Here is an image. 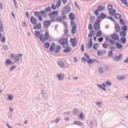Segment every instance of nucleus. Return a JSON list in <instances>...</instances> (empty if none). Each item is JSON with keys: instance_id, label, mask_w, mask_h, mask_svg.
<instances>
[{"instance_id": "393cba45", "label": "nucleus", "mask_w": 128, "mask_h": 128, "mask_svg": "<svg viewBox=\"0 0 128 128\" xmlns=\"http://www.w3.org/2000/svg\"><path fill=\"white\" fill-rule=\"evenodd\" d=\"M57 76L60 80H64V74H57Z\"/></svg>"}, {"instance_id": "052dcab7", "label": "nucleus", "mask_w": 128, "mask_h": 128, "mask_svg": "<svg viewBox=\"0 0 128 128\" xmlns=\"http://www.w3.org/2000/svg\"><path fill=\"white\" fill-rule=\"evenodd\" d=\"M94 13L96 16H98V10H95Z\"/></svg>"}, {"instance_id": "69168bd1", "label": "nucleus", "mask_w": 128, "mask_h": 128, "mask_svg": "<svg viewBox=\"0 0 128 128\" xmlns=\"http://www.w3.org/2000/svg\"><path fill=\"white\" fill-rule=\"evenodd\" d=\"M34 15L36 16H38L40 15V12H35Z\"/></svg>"}, {"instance_id": "f257e3e1", "label": "nucleus", "mask_w": 128, "mask_h": 128, "mask_svg": "<svg viewBox=\"0 0 128 128\" xmlns=\"http://www.w3.org/2000/svg\"><path fill=\"white\" fill-rule=\"evenodd\" d=\"M50 38V32H46L44 34H41L39 36V40L42 44H44L45 42H46Z\"/></svg>"}, {"instance_id": "a878e982", "label": "nucleus", "mask_w": 128, "mask_h": 128, "mask_svg": "<svg viewBox=\"0 0 128 128\" xmlns=\"http://www.w3.org/2000/svg\"><path fill=\"white\" fill-rule=\"evenodd\" d=\"M116 48L119 49L122 48V44H120L119 42H118L116 43Z\"/></svg>"}, {"instance_id": "4d7b16f0", "label": "nucleus", "mask_w": 128, "mask_h": 128, "mask_svg": "<svg viewBox=\"0 0 128 128\" xmlns=\"http://www.w3.org/2000/svg\"><path fill=\"white\" fill-rule=\"evenodd\" d=\"M120 24H122V25L124 24V20H122V19H120Z\"/></svg>"}, {"instance_id": "473e14b6", "label": "nucleus", "mask_w": 128, "mask_h": 128, "mask_svg": "<svg viewBox=\"0 0 128 128\" xmlns=\"http://www.w3.org/2000/svg\"><path fill=\"white\" fill-rule=\"evenodd\" d=\"M98 86H100L101 88H102L103 90H106V88H106V84H102V86H100V85H98Z\"/></svg>"}, {"instance_id": "c85d7f7f", "label": "nucleus", "mask_w": 128, "mask_h": 128, "mask_svg": "<svg viewBox=\"0 0 128 128\" xmlns=\"http://www.w3.org/2000/svg\"><path fill=\"white\" fill-rule=\"evenodd\" d=\"M50 43H48V42H46L44 44V46L46 48H50Z\"/></svg>"}, {"instance_id": "0e129e2a", "label": "nucleus", "mask_w": 128, "mask_h": 128, "mask_svg": "<svg viewBox=\"0 0 128 128\" xmlns=\"http://www.w3.org/2000/svg\"><path fill=\"white\" fill-rule=\"evenodd\" d=\"M64 34H68V30L67 29H65L64 30Z\"/></svg>"}, {"instance_id": "cd10ccee", "label": "nucleus", "mask_w": 128, "mask_h": 128, "mask_svg": "<svg viewBox=\"0 0 128 128\" xmlns=\"http://www.w3.org/2000/svg\"><path fill=\"white\" fill-rule=\"evenodd\" d=\"M58 64L60 68H64V64L62 62H59Z\"/></svg>"}, {"instance_id": "ddd939ff", "label": "nucleus", "mask_w": 128, "mask_h": 128, "mask_svg": "<svg viewBox=\"0 0 128 128\" xmlns=\"http://www.w3.org/2000/svg\"><path fill=\"white\" fill-rule=\"evenodd\" d=\"M69 18L72 22H74L76 20V16L73 13H70L69 14Z\"/></svg>"}, {"instance_id": "4c0bfd02", "label": "nucleus", "mask_w": 128, "mask_h": 128, "mask_svg": "<svg viewBox=\"0 0 128 128\" xmlns=\"http://www.w3.org/2000/svg\"><path fill=\"white\" fill-rule=\"evenodd\" d=\"M102 32L100 31H98L96 34V36H102Z\"/></svg>"}, {"instance_id": "5701e85b", "label": "nucleus", "mask_w": 128, "mask_h": 128, "mask_svg": "<svg viewBox=\"0 0 128 128\" xmlns=\"http://www.w3.org/2000/svg\"><path fill=\"white\" fill-rule=\"evenodd\" d=\"M122 55L120 54L118 56H114V60H122Z\"/></svg>"}, {"instance_id": "8fccbe9b", "label": "nucleus", "mask_w": 128, "mask_h": 128, "mask_svg": "<svg viewBox=\"0 0 128 128\" xmlns=\"http://www.w3.org/2000/svg\"><path fill=\"white\" fill-rule=\"evenodd\" d=\"M108 8L109 10H112V6L108 5Z\"/></svg>"}, {"instance_id": "bf43d9fd", "label": "nucleus", "mask_w": 128, "mask_h": 128, "mask_svg": "<svg viewBox=\"0 0 128 128\" xmlns=\"http://www.w3.org/2000/svg\"><path fill=\"white\" fill-rule=\"evenodd\" d=\"M84 56L85 58H88V60L90 59V56H88V54L84 53Z\"/></svg>"}, {"instance_id": "b1692460", "label": "nucleus", "mask_w": 128, "mask_h": 128, "mask_svg": "<svg viewBox=\"0 0 128 128\" xmlns=\"http://www.w3.org/2000/svg\"><path fill=\"white\" fill-rule=\"evenodd\" d=\"M94 62H96V60H92L89 58L87 60V62L88 64H94Z\"/></svg>"}, {"instance_id": "4be33fe9", "label": "nucleus", "mask_w": 128, "mask_h": 128, "mask_svg": "<svg viewBox=\"0 0 128 128\" xmlns=\"http://www.w3.org/2000/svg\"><path fill=\"white\" fill-rule=\"evenodd\" d=\"M0 32H4V27H2V24L1 22H0ZM2 33L0 32V38H2Z\"/></svg>"}, {"instance_id": "6e6d98bb", "label": "nucleus", "mask_w": 128, "mask_h": 128, "mask_svg": "<svg viewBox=\"0 0 128 128\" xmlns=\"http://www.w3.org/2000/svg\"><path fill=\"white\" fill-rule=\"evenodd\" d=\"M98 42H103V40H104V38L102 37L98 38Z\"/></svg>"}, {"instance_id": "bb28decb", "label": "nucleus", "mask_w": 128, "mask_h": 128, "mask_svg": "<svg viewBox=\"0 0 128 128\" xmlns=\"http://www.w3.org/2000/svg\"><path fill=\"white\" fill-rule=\"evenodd\" d=\"M6 66H8V64H12V61L10 59H7L6 60V63H5Z\"/></svg>"}, {"instance_id": "c756f323", "label": "nucleus", "mask_w": 128, "mask_h": 128, "mask_svg": "<svg viewBox=\"0 0 128 128\" xmlns=\"http://www.w3.org/2000/svg\"><path fill=\"white\" fill-rule=\"evenodd\" d=\"M121 40L122 42V44H126V38H121Z\"/></svg>"}, {"instance_id": "2f4dec72", "label": "nucleus", "mask_w": 128, "mask_h": 128, "mask_svg": "<svg viewBox=\"0 0 128 128\" xmlns=\"http://www.w3.org/2000/svg\"><path fill=\"white\" fill-rule=\"evenodd\" d=\"M45 11L46 12H50L52 11V8H50V6H48L45 9Z\"/></svg>"}, {"instance_id": "603ef678", "label": "nucleus", "mask_w": 128, "mask_h": 128, "mask_svg": "<svg viewBox=\"0 0 128 128\" xmlns=\"http://www.w3.org/2000/svg\"><path fill=\"white\" fill-rule=\"evenodd\" d=\"M110 43L111 44H116V41L113 40H110Z\"/></svg>"}, {"instance_id": "a211bd4d", "label": "nucleus", "mask_w": 128, "mask_h": 128, "mask_svg": "<svg viewBox=\"0 0 128 128\" xmlns=\"http://www.w3.org/2000/svg\"><path fill=\"white\" fill-rule=\"evenodd\" d=\"M114 28L116 32H120V26L118 24H116Z\"/></svg>"}, {"instance_id": "9b49d317", "label": "nucleus", "mask_w": 128, "mask_h": 128, "mask_svg": "<svg viewBox=\"0 0 128 128\" xmlns=\"http://www.w3.org/2000/svg\"><path fill=\"white\" fill-rule=\"evenodd\" d=\"M34 30H40L42 28V24L40 23H38V24L34 26H33Z\"/></svg>"}, {"instance_id": "09e8293b", "label": "nucleus", "mask_w": 128, "mask_h": 128, "mask_svg": "<svg viewBox=\"0 0 128 128\" xmlns=\"http://www.w3.org/2000/svg\"><path fill=\"white\" fill-rule=\"evenodd\" d=\"M81 50L82 52H84V44H82L81 46Z\"/></svg>"}, {"instance_id": "ea45409f", "label": "nucleus", "mask_w": 128, "mask_h": 128, "mask_svg": "<svg viewBox=\"0 0 128 128\" xmlns=\"http://www.w3.org/2000/svg\"><path fill=\"white\" fill-rule=\"evenodd\" d=\"M51 8H52V10H56V5L54 4H52L51 6Z\"/></svg>"}, {"instance_id": "774afa93", "label": "nucleus", "mask_w": 128, "mask_h": 128, "mask_svg": "<svg viewBox=\"0 0 128 128\" xmlns=\"http://www.w3.org/2000/svg\"><path fill=\"white\" fill-rule=\"evenodd\" d=\"M80 116L81 118H84V114L82 113L80 114Z\"/></svg>"}, {"instance_id": "4468645a", "label": "nucleus", "mask_w": 128, "mask_h": 128, "mask_svg": "<svg viewBox=\"0 0 128 128\" xmlns=\"http://www.w3.org/2000/svg\"><path fill=\"white\" fill-rule=\"evenodd\" d=\"M106 54V50H100L97 52L98 56H102V54Z\"/></svg>"}, {"instance_id": "7c9ffc66", "label": "nucleus", "mask_w": 128, "mask_h": 128, "mask_svg": "<svg viewBox=\"0 0 128 128\" xmlns=\"http://www.w3.org/2000/svg\"><path fill=\"white\" fill-rule=\"evenodd\" d=\"M60 4H62V0H58V2L56 4V8H60Z\"/></svg>"}, {"instance_id": "5fc2aeb1", "label": "nucleus", "mask_w": 128, "mask_h": 128, "mask_svg": "<svg viewBox=\"0 0 128 128\" xmlns=\"http://www.w3.org/2000/svg\"><path fill=\"white\" fill-rule=\"evenodd\" d=\"M106 86H112V82H106Z\"/></svg>"}, {"instance_id": "7ed1b4c3", "label": "nucleus", "mask_w": 128, "mask_h": 128, "mask_svg": "<svg viewBox=\"0 0 128 128\" xmlns=\"http://www.w3.org/2000/svg\"><path fill=\"white\" fill-rule=\"evenodd\" d=\"M122 32H120V36H123L124 38L126 36V32L128 30V26L124 25L122 28Z\"/></svg>"}, {"instance_id": "58836bf2", "label": "nucleus", "mask_w": 128, "mask_h": 128, "mask_svg": "<svg viewBox=\"0 0 128 128\" xmlns=\"http://www.w3.org/2000/svg\"><path fill=\"white\" fill-rule=\"evenodd\" d=\"M110 14H111V16H114V14H116V10L110 11Z\"/></svg>"}, {"instance_id": "423d86ee", "label": "nucleus", "mask_w": 128, "mask_h": 128, "mask_svg": "<svg viewBox=\"0 0 128 128\" xmlns=\"http://www.w3.org/2000/svg\"><path fill=\"white\" fill-rule=\"evenodd\" d=\"M58 14V11H54L49 14V18H56Z\"/></svg>"}, {"instance_id": "de8ad7c7", "label": "nucleus", "mask_w": 128, "mask_h": 128, "mask_svg": "<svg viewBox=\"0 0 128 128\" xmlns=\"http://www.w3.org/2000/svg\"><path fill=\"white\" fill-rule=\"evenodd\" d=\"M88 28L90 30H92V24H89Z\"/></svg>"}, {"instance_id": "f3484780", "label": "nucleus", "mask_w": 128, "mask_h": 128, "mask_svg": "<svg viewBox=\"0 0 128 128\" xmlns=\"http://www.w3.org/2000/svg\"><path fill=\"white\" fill-rule=\"evenodd\" d=\"M60 50H62V46H56L55 50H54V52L55 54H58L59 52L60 51Z\"/></svg>"}, {"instance_id": "c9c22d12", "label": "nucleus", "mask_w": 128, "mask_h": 128, "mask_svg": "<svg viewBox=\"0 0 128 128\" xmlns=\"http://www.w3.org/2000/svg\"><path fill=\"white\" fill-rule=\"evenodd\" d=\"M74 124H77V126H80V124H82V122H80V121H74Z\"/></svg>"}, {"instance_id": "6ab92c4d", "label": "nucleus", "mask_w": 128, "mask_h": 128, "mask_svg": "<svg viewBox=\"0 0 128 128\" xmlns=\"http://www.w3.org/2000/svg\"><path fill=\"white\" fill-rule=\"evenodd\" d=\"M96 35V31L91 30L89 34H88V38H92V36H94Z\"/></svg>"}, {"instance_id": "1a4fd4ad", "label": "nucleus", "mask_w": 128, "mask_h": 128, "mask_svg": "<svg viewBox=\"0 0 128 128\" xmlns=\"http://www.w3.org/2000/svg\"><path fill=\"white\" fill-rule=\"evenodd\" d=\"M70 42L73 46H76V37H74V38H71Z\"/></svg>"}, {"instance_id": "412c9836", "label": "nucleus", "mask_w": 128, "mask_h": 128, "mask_svg": "<svg viewBox=\"0 0 128 128\" xmlns=\"http://www.w3.org/2000/svg\"><path fill=\"white\" fill-rule=\"evenodd\" d=\"M88 47L90 48H92V38H91L88 44Z\"/></svg>"}, {"instance_id": "3c124183", "label": "nucleus", "mask_w": 128, "mask_h": 128, "mask_svg": "<svg viewBox=\"0 0 128 128\" xmlns=\"http://www.w3.org/2000/svg\"><path fill=\"white\" fill-rule=\"evenodd\" d=\"M98 70H99L100 74H102V72H104V70L102 68H99Z\"/></svg>"}, {"instance_id": "72a5a7b5", "label": "nucleus", "mask_w": 128, "mask_h": 128, "mask_svg": "<svg viewBox=\"0 0 128 128\" xmlns=\"http://www.w3.org/2000/svg\"><path fill=\"white\" fill-rule=\"evenodd\" d=\"M93 48L94 50H98V44L96 43L94 44Z\"/></svg>"}, {"instance_id": "a19ab883", "label": "nucleus", "mask_w": 128, "mask_h": 128, "mask_svg": "<svg viewBox=\"0 0 128 128\" xmlns=\"http://www.w3.org/2000/svg\"><path fill=\"white\" fill-rule=\"evenodd\" d=\"M122 16L120 14H117L115 15L116 18H120Z\"/></svg>"}, {"instance_id": "e2e57ef3", "label": "nucleus", "mask_w": 128, "mask_h": 128, "mask_svg": "<svg viewBox=\"0 0 128 128\" xmlns=\"http://www.w3.org/2000/svg\"><path fill=\"white\" fill-rule=\"evenodd\" d=\"M12 98H14V97L12 96V95L8 96V100H12Z\"/></svg>"}, {"instance_id": "680f3d73", "label": "nucleus", "mask_w": 128, "mask_h": 128, "mask_svg": "<svg viewBox=\"0 0 128 128\" xmlns=\"http://www.w3.org/2000/svg\"><path fill=\"white\" fill-rule=\"evenodd\" d=\"M15 60L16 62H18V60H20V57H18V56H16L15 58Z\"/></svg>"}, {"instance_id": "aec40b11", "label": "nucleus", "mask_w": 128, "mask_h": 128, "mask_svg": "<svg viewBox=\"0 0 128 128\" xmlns=\"http://www.w3.org/2000/svg\"><path fill=\"white\" fill-rule=\"evenodd\" d=\"M55 47H56V43L53 42L52 44V45H51V46H50V52H54V48Z\"/></svg>"}, {"instance_id": "6e6552de", "label": "nucleus", "mask_w": 128, "mask_h": 128, "mask_svg": "<svg viewBox=\"0 0 128 128\" xmlns=\"http://www.w3.org/2000/svg\"><path fill=\"white\" fill-rule=\"evenodd\" d=\"M52 22L50 20H46L44 22V28H49Z\"/></svg>"}, {"instance_id": "0eeeda50", "label": "nucleus", "mask_w": 128, "mask_h": 128, "mask_svg": "<svg viewBox=\"0 0 128 128\" xmlns=\"http://www.w3.org/2000/svg\"><path fill=\"white\" fill-rule=\"evenodd\" d=\"M64 20H66V15H63L62 16H58L56 18V20L58 22H62Z\"/></svg>"}, {"instance_id": "39448f33", "label": "nucleus", "mask_w": 128, "mask_h": 128, "mask_svg": "<svg viewBox=\"0 0 128 128\" xmlns=\"http://www.w3.org/2000/svg\"><path fill=\"white\" fill-rule=\"evenodd\" d=\"M70 12V7L69 6H66L62 11V14H68Z\"/></svg>"}, {"instance_id": "20e7f679", "label": "nucleus", "mask_w": 128, "mask_h": 128, "mask_svg": "<svg viewBox=\"0 0 128 128\" xmlns=\"http://www.w3.org/2000/svg\"><path fill=\"white\" fill-rule=\"evenodd\" d=\"M70 26L72 28V33L73 34H74L76 32V22L74 21H71Z\"/></svg>"}, {"instance_id": "c03bdc74", "label": "nucleus", "mask_w": 128, "mask_h": 128, "mask_svg": "<svg viewBox=\"0 0 128 128\" xmlns=\"http://www.w3.org/2000/svg\"><path fill=\"white\" fill-rule=\"evenodd\" d=\"M121 2L125 4V6H128V2H126V0H122Z\"/></svg>"}, {"instance_id": "79ce46f5", "label": "nucleus", "mask_w": 128, "mask_h": 128, "mask_svg": "<svg viewBox=\"0 0 128 128\" xmlns=\"http://www.w3.org/2000/svg\"><path fill=\"white\" fill-rule=\"evenodd\" d=\"M102 46L104 48H108V44H103Z\"/></svg>"}, {"instance_id": "338daca9", "label": "nucleus", "mask_w": 128, "mask_h": 128, "mask_svg": "<svg viewBox=\"0 0 128 128\" xmlns=\"http://www.w3.org/2000/svg\"><path fill=\"white\" fill-rule=\"evenodd\" d=\"M82 61L84 62H86V59L82 57Z\"/></svg>"}, {"instance_id": "a18cd8bd", "label": "nucleus", "mask_w": 128, "mask_h": 128, "mask_svg": "<svg viewBox=\"0 0 128 128\" xmlns=\"http://www.w3.org/2000/svg\"><path fill=\"white\" fill-rule=\"evenodd\" d=\"M106 17V15L104 14H102L100 15L101 18H104Z\"/></svg>"}, {"instance_id": "49530a36", "label": "nucleus", "mask_w": 128, "mask_h": 128, "mask_svg": "<svg viewBox=\"0 0 128 128\" xmlns=\"http://www.w3.org/2000/svg\"><path fill=\"white\" fill-rule=\"evenodd\" d=\"M40 14H44L45 16H46V12L44 10H41L40 11Z\"/></svg>"}, {"instance_id": "37998d69", "label": "nucleus", "mask_w": 128, "mask_h": 128, "mask_svg": "<svg viewBox=\"0 0 128 128\" xmlns=\"http://www.w3.org/2000/svg\"><path fill=\"white\" fill-rule=\"evenodd\" d=\"M112 54H113L112 50H110L108 52V56H112Z\"/></svg>"}, {"instance_id": "2eb2a0df", "label": "nucleus", "mask_w": 128, "mask_h": 128, "mask_svg": "<svg viewBox=\"0 0 128 128\" xmlns=\"http://www.w3.org/2000/svg\"><path fill=\"white\" fill-rule=\"evenodd\" d=\"M65 46H66L65 48L66 49L64 50V52H70L72 51V48L70 46H68H68H66V45H65Z\"/></svg>"}, {"instance_id": "9d476101", "label": "nucleus", "mask_w": 128, "mask_h": 128, "mask_svg": "<svg viewBox=\"0 0 128 128\" xmlns=\"http://www.w3.org/2000/svg\"><path fill=\"white\" fill-rule=\"evenodd\" d=\"M30 22L32 24H34V26H36L37 24L36 20V18L34 16H32L30 18Z\"/></svg>"}, {"instance_id": "f03ea898", "label": "nucleus", "mask_w": 128, "mask_h": 128, "mask_svg": "<svg viewBox=\"0 0 128 128\" xmlns=\"http://www.w3.org/2000/svg\"><path fill=\"white\" fill-rule=\"evenodd\" d=\"M59 42L60 44H63V48H66V46H68V38H62L59 40Z\"/></svg>"}, {"instance_id": "f704fd0d", "label": "nucleus", "mask_w": 128, "mask_h": 128, "mask_svg": "<svg viewBox=\"0 0 128 128\" xmlns=\"http://www.w3.org/2000/svg\"><path fill=\"white\" fill-rule=\"evenodd\" d=\"M35 34L37 38H40V31H35Z\"/></svg>"}, {"instance_id": "864d4df0", "label": "nucleus", "mask_w": 128, "mask_h": 128, "mask_svg": "<svg viewBox=\"0 0 128 128\" xmlns=\"http://www.w3.org/2000/svg\"><path fill=\"white\" fill-rule=\"evenodd\" d=\"M98 10L100 12L102 10V6H98Z\"/></svg>"}, {"instance_id": "e433bc0d", "label": "nucleus", "mask_w": 128, "mask_h": 128, "mask_svg": "<svg viewBox=\"0 0 128 128\" xmlns=\"http://www.w3.org/2000/svg\"><path fill=\"white\" fill-rule=\"evenodd\" d=\"M125 78H126L124 76L118 77V80H124Z\"/></svg>"}, {"instance_id": "f8f14e48", "label": "nucleus", "mask_w": 128, "mask_h": 128, "mask_svg": "<svg viewBox=\"0 0 128 128\" xmlns=\"http://www.w3.org/2000/svg\"><path fill=\"white\" fill-rule=\"evenodd\" d=\"M94 29L95 30H100V23L96 22L94 24Z\"/></svg>"}, {"instance_id": "13d9d810", "label": "nucleus", "mask_w": 128, "mask_h": 128, "mask_svg": "<svg viewBox=\"0 0 128 128\" xmlns=\"http://www.w3.org/2000/svg\"><path fill=\"white\" fill-rule=\"evenodd\" d=\"M89 20H90V22H93V20H94V17L91 16Z\"/></svg>"}, {"instance_id": "dca6fc26", "label": "nucleus", "mask_w": 128, "mask_h": 128, "mask_svg": "<svg viewBox=\"0 0 128 128\" xmlns=\"http://www.w3.org/2000/svg\"><path fill=\"white\" fill-rule=\"evenodd\" d=\"M112 38H113L114 40H118L119 38L118 35L116 34H114L111 35Z\"/></svg>"}]
</instances>
